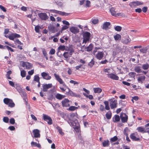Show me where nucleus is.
Returning <instances> with one entry per match:
<instances>
[{
  "label": "nucleus",
  "mask_w": 149,
  "mask_h": 149,
  "mask_svg": "<svg viewBox=\"0 0 149 149\" xmlns=\"http://www.w3.org/2000/svg\"><path fill=\"white\" fill-rule=\"evenodd\" d=\"M54 75L56 79L58 81L60 84L63 85V86L64 87L68 88L69 90L68 92V95L75 97H79L80 96L79 94H77L73 93L69 88L68 87L62 79L60 77V76L58 74L54 73Z\"/></svg>",
  "instance_id": "obj_1"
},
{
  "label": "nucleus",
  "mask_w": 149,
  "mask_h": 149,
  "mask_svg": "<svg viewBox=\"0 0 149 149\" xmlns=\"http://www.w3.org/2000/svg\"><path fill=\"white\" fill-rule=\"evenodd\" d=\"M76 113H72L70 114V116L68 117V119L67 120L68 123L71 126L74 125V123H77L78 122L77 120Z\"/></svg>",
  "instance_id": "obj_2"
},
{
  "label": "nucleus",
  "mask_w": 149,
  "mask_h": 149,
  "mask_svg": "<svg viewBox=\"0 0 149 149\" xmlns=\"http://www.w3.org/2000/svg\"><path fill=\"white\" fill-rule=\"evenodd\" d=\"M91 36V33L88 31H85L83 33V41L82 44H86L90 40V38Z\"/></svg>",
  "instance_id": "obj_3"
},
{
  "label": "nucleus",
  "mask_w": 149,
  "mask_h": 149,
  "mask_svg": "<svg viewBox=\"0 0 149 149\" xmlns=\"http://www.w3.org/2000/svg\"><path fill=\"white\" fill-rule=\"evenodd\" d=\"M3 101L5 104L8 105V106L10 107H13L15 106V104L13 101L8 98H5L3 99Z\"/></svg>",
  "instance_id": "obj_4"
},
{
  "label": "nucleus",
  "mask_w": 149,
  "mask_h": 149,
  "mask_svg": "<svg viewBox=\"0 0 149 149\" xmlns=\"http://www.w3.org/2000/svg\"><path fill=\"white\" fill-rule=\"evenodd\" d=\"M130 138L134 141H140V139L139 138V136L137 132H135L132 133L130 136Z\"/></svg>",
  "instance_id": "obj_5"
},
{
  "label": "nucleus",
  "mask_w": 149,
  "mask_h": 149,
  "mask_svg": "<svg viewBox=\"0 0 149 149\" xmlns=\"http://www.w3.org/2000/svg\"><path fill=\"white\" fill-rule=\"evenodd\" d=\"M109 101L110 102L109 105L111 109L117 107V102L116 100L114 98H112L109 100Z\"/></svg>",
  "instance_id": "obj_6"
},
{
  "label": "nucleus",
  "mask_w": 149,
  "mask_h": 149,
  "mask_svg": "<svg viewBox=\"0 0 149 149\" xmlns=\"http://www.w3.org/2000/svg\"><path fill=\"white\" fill-rule=\"evenodd\" d=\"M49 11L51 13L57 14L62 16H68L70 14V13H66L64 12H62L56 10H50Z\"/></svg>",
  "instance_id": "obj_7"
},
{
  "label": "nucleus",
  "mask_w": 149,
  "mask_h": 149,
  "mask_svg": "<svg viewBox=\"0 0 149 149\" xmlns=\"http://www.w3.org/2000/svg\"><path fill=\"white\" fill-rule=\"evenodd\" d=\"M43 120L47 122L48 124L51 125L52 124V120L49 116L43 114Z\"/></svg>",
  "instance_id": "obj_8"
},
{
  "label": "nucleus",
  "mask_w": 149,
  "mask_h": 149,
  "mask_svg": "<svg viewBox=\"0 0 149 149\" xmlns=\"http://www.w3.org/2000/svg\"><path fill=\"white\" fill-rule=\"evenodd\" d=\"M52 86V84H42V88H41L42 91L43 92H46L47 91L48 89L51 88Z\"/></svg>",
  "instance_id": "obj_9"
},
{
  "label": "nucleus",
  "mask_w": 149,
  "mask_h": 149,
  "mask_svg": "<svg viewBox=\"0 0 149 149\" xmlns=\"http://www.w3.org/2000/svg\"><path fill=\"white\" fill-rule=\"evenodd\" d=\"M22 65L23 67H25L26 69H31L32 67V65L28 62L22 61Z\"/></svg>",
  "instance_id": "obj_10"
},
{
  "label": "nucleus",
  "mask_w": 149,
  "mask_h": 149,
  "mask_svg": "<svg viewBox=\"0 0 149 149\" xmlns=\"http://www.w3.org/2000/svg\"><path fill=\"white\" fill-rule=\"evenodd\" d=\"M143 4V2L136 1L130 3L129 4V5L131 7L133 8L136 6Z\"/></svg>",
  "instance_id": "obj_11"
},
{
  "label": "nucleus",
  "mask_w": 149,
  "mask_h": 149,
  "mask_svg": "<svg viewBox=\"0 0 149 149\" xmlns=\"http://www.w3.org/2000/svg\"><path fill=\"white\" fill-rule=\"evenodd\" d=\"M38 16L42 20H45L48 18V16L45 13H39L38 14Z\"/></svg>",
  "instance_id": "obj_12"
},
{
  "label": "nucleus",
  "mask_w": 149,
  "mask_h": 149,
  "mask_svg": "<svg viewBox=\"0 0 149 149\" xmlns=\"http://www.w3.org/2000/svg\"><path fill=\"white\" fill-rule=\"evenodd\" d=\"M41 75L44 79L47 80H50L51 78V77L48 73L42 72L41 73Z\"/></svg>",
  "instance_id": "obj_13"
},
{
  "label": "nucleus",
  "mask_w": 149,
  "mask_h": 149,
  "mask_svg": "<svg viewBox=\"0 0 149 149\" xmlns=\"http://www.w3.org/2000/svg\"><path fill=\"white\" fill-rule=\"evenodd\" d=\"M70 101L68 99H65L62 101V105L63 107H68L70 106Z\"/></svg>",
  "instance_id": "obj_14"
},
{
  "label": "nucleus",
  "mask_w": 149,
  "mask_h": 149,
  "mask_svg": "<svg viewBox=\"0 0 149 149\" xmlns=\"http://www.w3.org/2000/svg\"><path fill=\"white\" fill-rule=\"evenodd\" d=\"M120 117L122 123H125L127 122L128 117L125 113H123V115L120 114Z\"/></svg>",
  "instance_id": "obj_15"
},
{
  "label": "nucleus",
  "mask_w": 149,
  "mask_h": 149,
  "mask_svg": "<svg viewBox=\"0 0 149 149\" xmlns=\"http://www.w3.org/2000/svg\"><path fill=\"white\" fill-rule=\"evenodd\" d=\"M70 31L74 34H76L79 33V29L77 27L72 26L70 28Z\"/></svg>",
  "instance_id": "obj_16"
},
{
  "label": "nucleus",
  "mask_w": 149,
  "mask_h": 149,
  "mask_svg": "<svg viewBox=\"0 0 149 149\" xmlns=\"http://www.w3.org/2000/svg\"><path fill=\"white\" fill-rule=\"evenodd\" d=\"M140 75L137 78V81L139 83L142 84L143 82L146 79V77L143 75H141L140 74H139Z\"/></svg>",
  "instance_id": "obj_17"
},
{
  "label": "nucleus",
  "mask_w": 149,
  "mask_h": 149,
  "mask_svg": "<svg viewBox=\"0 0 149 149\" xmlns=\"http://www.w3.org/2000/svg\"><path fill=\"white\" fill-rule=\"evenodd\" d=\"M108 77L112 79L118 80L119 79V77L113 73L107 74Z\"/></svg>",
  "instance_id": "obj_18"
},
{
  "label": "nucleus",
  "mask_w": 149,
  "mask_h": 149,
  "mask_svg": "<svg viewBox=\"0 0 149 149\" xmlns=\"http://www.w3.org/2000/svg\"><path fill=\"white\" fill-rule=\"evenodd\" d=\"M33 132L34 134V137L35 138H39L40 137V134L39 130L34 129L33 130Z\"/></svg>",
  "instance_id": "obj_19"
},
{
  "label": "nucleus",
  "mask_w": 149,
  "mask_h": 149,
  "mask_svg": "<svg viewBox=\"0 0 149 149\" xmlns=\"http://www.w3.org/2000/svg\"><path fill=\"white\" fill-rule=\"evenodd\" d=\"M73 127H74V128L77 132H79L80 130V128L79 126V124L78 122L74 123V125H72Z\"/></svg>",
  "instance_id": "obj_20"
},
{
  "label": "nucleus",
  "mask_w": 149,
  "mask_h": 149,
  "mask_svg": "<svg viewBox=\"0 0 149 149\" xmlns=\"http://www.w3.org/2000/svg\"><path fill=\"white\" fill-rule=\"evenodd\" d=\"M104 54L102 52H98L96 55V58L100 60H101L103 57Z\"/></svg>",
  "instance_id": "obj_21"
},
{
  "label": "nucleus",
  "mask_w": 149,
  "mask_h": 149,
  "mask_svg": "<svg viewBox=\"0 0 149 149\" xmlns=\"http://www.w3.org/2000/svg\"><path fill=\"white\" fill-rule=\"evenodd\" d=\"M110 25V23L109 22H106L104 23L102 25V29L105 30L109 29V26Z\"/></svg>",
  "instance_id": "obj_22"
},
{
  "label": "nucleus",
  "mask_w": 149,
  "mask_h": 149,
  "mask_svg": "<svg viewBox=\"0 0 149 149\" xmlns=\"http://www.w3.org/2000/svg\"><path fill=\"white\" fill-rule=\"evenodd\" d=\"M48 28L49 30L53 33H54L57 31L55 27L52 25L48 26Z\"/></svg>",
  "instance_id": "obj_23"
},
{
  "label": "nucleus",
  "mask_w": 149,
  "mask_h": 149,
  "mask_svg": "<svg viewBox=\"0 0 149 149\" xmlns=\"http://www.w3.org/2000/svg\"><path fill=\"white\" fill-rule=\"evenodd\" d=\"M134 70L135 72L138 73L141 72L142 69L140 66H136L134 68Z\"/></svg>",
  "instance_id": "obj_24"
},
{
  "label": "nucleus",
  "mask_w": 149,
  "mask_h": 149,
  "mask_svg": "<svg viewBox=\"0 0 149 149\" xmlns=\"http://www.w3.org/2000/svg\"><path fill=\"white\" fill-rule=\"evenodd\" d=\"M136 130L139 132H142L143 133L146 132V131L145 130V129L142 127H138L136 129Z\"/></svg>",
  "instance_id": "obj_25"
},
{
  "label": "nucleus",
  "mask_w": 149,
  "mask_h": 149,
  "mask_svg": "<svg viewBox=\"0 0 149 149\" xmlns=\"http://www.w3.org/2000/svg\"><path fill=\"white\" fill-rule=\"evenodd\" d=\"M120 118L119 115H115L113 118V121L114 122H118L120 121Z\"/></svg>",
  "instance_id": "obj_26"
},
{
  "label": "nucleus",
  "mask_w": 149,
  "mask_h": 149,
  "mask_svg": "<svg viewBox=\"0 0 149 149\" xmlns=\"http://www.w3.org/2000/svg\"><path fill=\"white\" fill-rule=\"evenodd\" d=\"M93 47V44L92 43H91L88 46L86 47H85V49H86V51L88 52H90L92 50Z\"/></svg>",
  "instance_id": "obj_27"
},
{
  "label": "nucleus",
  "mask_w": 149,
  "mask_h": 149,
  "mask_svg": "<svg viewBox=\"0 0 149 149\" xmlns=\"http://www.w3.org/2000/svg\"><path fill=\"white\" fill-rule=\"evenodd\" d=\"M65 96L59 93H57L55 95L56 98L59 100H61Z\"/></svg>",
  "instance_id": "obj_28"
},
{
  "label": "nucleus",
  "mask_w": 149,
  "mask_h": 149,
  "mask_svg": "<svg viewBox=\"0 0 149 149\" xmlns=\"http://www.w3.org/2000/svg\"><path fill=\"white\" fill-rule=\"evenodd\" d=\"M142 68L144 70H147L149 68V64L148 63H146L142 64Z\"/></svg>",
  "instance_id": "obj_29"
},
{
  "label": "nucleus",
  "mask_w": 149,
  "mask_h": 149,
  "mask_svg": "<svg viewBox=\"0 0 149 149\" xmlns=\"http://www.w3.org/2000/svg\"><path fill=\"white\" fill-rule=\"evenodd\" d=\"M131 41V39L129 37H125V40L123 41V42L125 44H127L129 43Z\"/></svg>",
  "instance_id": "obj_30"
},
{
  "label": "nucleus",
  "mask_w": 149,
  "mask_h": 149,
  "mask_svg": "<svg viewBox=\"0 0 149 149\" xmlns=\"http://www.w3.org/2000/svg\"><path fill=\"white\" fill-rule=\"evenodd\" d=\"M67 48H68V47L61 45L58 47V49L59 50L64 51L65 50L66 51L67 50Z\"/></svg>",
  "instance_id": "obj_31"
},
{
  "label": "nucleus",
  "mask_w": 149,
  "mask_h": 149,
  "mask_svg": "<svg viewBox=\"0 0 149 149\" xmlns=\"http://www.w3.org/2000/svg\"><path fill=\"white\" fill-rule=\"evenodd\" d=\"M31 145L32 147L36 146L39 148H40L41 147V145L39 143H36L33 141H32L31 142Z\"/></svg>",
  "instance_id": "obj_32"
},
{
  "label": "nucleus",
  "mask_w": 149,
  "mask_h": 149,
  "mask_svg": "<svg viewBox=\"0 0 149 149\" xmlns=\"http://www.w3.org/2000/svg\"><path fill=\"white\" fill-rule=\"evenodd\" d=\"M93 90L95 93H100L102 90V89L99 88H94Z\"/></svg>",
  "instance_id": "obj_33"
},
{
  "label": "nucleus",
  "mask_w": 149,
  "mask_h": 149,
  "mask_svg": "<svg viewBox=\"0 0 149 149\" xmlns=\"http://www.w3.org/2000/svg\"><path fill=\"white\" fill-rule=\"evenodd\" d=\"M114 38L115 40L117 41V40H120L121 38V36L118 34H117L116 35L114 36Z\"/></svg>",
  "instance_id": "obj_34"
},
{
  "label": "nucleus",
  "mask_w": 149,
  "mask_h": 149,
  "mask_svg": "<svg viewBox=\"0 0 149 149\" xmlns=\"http://www.w3.org/2000/svg\"><path fill=\"white\" fill-rule=\"evenodd\" d=\"M109 145V140H104L102 143V145L103 147L108 146Z\"/></svg>",
  "instance_id": "obj_35"
},
{
  "label": "nucleus",
  "mask_w": 149,
  "mask_h": 149,
  "mask_svg": "<svg viewBox=\"0 0 149 149\" xmlns=\"http://www.w3.org/2000/svg\"><path fill=\"white\" fill-rule=\"evenodd\" d=\"M75 68L77 70H82L80 69H82L83 70L85 69V68L83 67V64H80L79 65L75 67Z\"/></svg>",
  "instance_id": "obj_36"
},
{
  "label": "nucleus",
  "mask_w": 149,
  "mask_h": 149,
  "mask_svg": "<svg viewBox=\"0 0 149 149\" xmlns=\"http://www.w3.org/2000/svg\"><path fill=\"white\" fill-rule=\"evenodd\" d=\"M95 62L94 59L93 58L91 59V61L88 63V65L90 67L92 68L95 64Z\"/></svg>",
  "instance_id": "obj_37"
},
{
  "label": "nucleus",
  "mask_w": 149,
  "mask_h": 149,
  "mask_svg": "<svg viewBox=\"0 0 149 149\" xmlns=\"http://www.w3.org/2000/svg\"><path fill=\"white\" fill-rule=\"evenodd\" d=\"M104 103L105 105V109L107 110H109L110 109V107L109 106V104L108 101H105L104 102Z\"/></svg>",
  "instance_id": "obj_38"
},
{
  "label": "nucleus",
  "mask_w": 149,
  "mask_h": 149,
  "mask_svg": "<svg viewBox=\"0 0 149 149\" xmlns=\"http://www.w3.org/2000/svg\"><path fill=\"white\" fill-rule=\"evenodd\" d=\"M56 129L58 130L59 133L62 135H64V133L62 132V129L59 126H57Z\"/></svg>",
  "instance_id": "obj_39"
},
{
  "label": "nucleus",
  "mask_w": 149,
  "mask_h": 149,
  "mask_svg": "<svg viewBox=\"0 0 149 149\" xmlns=\"http://www.w3.org/2000/svg\"><path fill=\"white\" fill-rule=\"evenodd\" d=\"M110 11L112 15L114 16L116 15V11H115L114 8H110Z\"/></svg>",
  "instance_id": "obj_40"
},
{
  "label": "nucleus",
  "mask_w": 149,
  "mask_h": 149,
  "mask_svg": "<svg viewBox=\"0 0 149 149\" xmlns=\"http://www.w3.org/2000/svg\"><path fill=\"white\" fill-rule=\"evenodd\" d=\"M79 107V106H78V107H75L74 106H71L69 107V108L68 110H69L73 111L77 109Z\"/></svg>",
  "instance_id": "obj_41"
},
{
  "label": "nucleus",
  "mask_w": 149,
  "mask_h": 149,
  "mask_svg": "<svg viewBox=\"0 0 149 149\" xmlns=\"http://www.w3.org/2000/svg\"><path fill=\"white\" fill-rule=\"evenodd\" d=\"M115 30L118 31H120L121 30L122 28L120 26H115L114 27Z\"/></svg>",
  "instance_id": "obj_42"
},
{
  "label": "nucleus",
  "mask_w": 149,
  "mask_h": 149,
  "mask_svg": "<svg viewBox=\"0 0 149 149\" xmlns=\"http://www.w3.org/2000/svg\"><path fill=\"white\" fill-rule=\"evenodd\" d=\"M67 51H70L69 52V55L70 56H71L73 52H74V50L72 49H70L68 48Z\"/></svg>",
  "instance_id": "obj_43"
},
{
  "label": "nucleus",
  "mask_w": 149,
  "mask_h": 149,
  "mask_svg": "<svg viewBox=\"0 0 149 149\" xmlns=\"http://www.w3.org/2000/svg\"><path fill=\"white\" fill-rule=\"evenodd\" d=\"M106 117L108 119H111V113L110 111L109 113L108 112L106 114Z\"/></svg>",
  "instance_id": "obj_44"
},
{
  "label": "nucleus",
  "mask_w": 149,
  "mask_h": 149,
  "mask_svg": "<svg viewBox=\"0 0 149 149\" xmlns=\"http://www.w3.org/2000/svg\"><path fill=\"white\" fill-rule=\"evenodd\" d=\"M34 81L37 82H39L40 81V77L38 75H35L34 76Z\"/></svg>",
  "instance_id": "obj_45"
},
{
  "label": "nucleus",
  "mask_w": 149,
  "mask_h": 149,
  "mask_svg": "<svg viewBox=\"0 0 149 149\" xmlns=\"http://www.w3.org/2000/svg\"><path fill=\"white\" fill-rule=\"evenodd\" d=\"M129 130L127 128H125L124 130V134L126 136L128 135V132Z\"/></svg>",
  "instance_id": "obj_46"
},
{
  "label": "nucleus",
  "mask_w": 149,
  "mask_h": 149,
  "mask_svg": "<svg viewBox=\"0 0 149 149\" xmlns=\"http://www.w3.org/2000/svg\"><path fill=\"white\" fill-rule=\"evenodd\" d=\"M15 44H17L20 45H23V43H22L18 39H17L14 40Z\"/></svg>",
  "instance_id": "obj_47"
},
{
  "label": "nucleus",
  "mask_w": 149,
  "mask_h": 149,
  "mask_svg": "<svg viewBox=\"0 0 149 149\" xmlns=\"http://www.w3.org/2000/svg\"><path fill=\"white\" fill-rule=\"evenodd\" d=\"M118 140V138L116 136H114L110 140V142L111 143L115 142Z\"/></svg>",
  "instance_id": "obj_48"
},
{
  "label": "nucleus",
  "mask_w": 149,
  "mask_h": 149,
  "mask_svg": "<svg viewBox=\"0 0 149 149\" xmlns=\"http://www.w3.org/2000/svg\"><path fill=\"white\" fill-rule=\"evenodd\" d=\"M136 74L135 72H130L129 73V75L131 77L134 78Z\"/></svg>",
  "instance_id": "obj_49"
},
{
  "label": "nucleus",
  "mask_w": 149,
  "mask_h": 149,
  "mask_svg": "<svg viewBox=\"0 0 149 149\" xmlns=\"http://www.w3.org/2000/svg\"><path fill=\"white\" fill-rule=\"evenodd\" d=\"M26 75V72L24 70H21V75L22 77H25Z\"/></svg>",
  "instance_id": "obj_50"
},
{
  "label": "nucleus",
  "mask_w": 149,
  "mask_h": 149,
  "mask_svg": "<svg viewBox=\"0 0 149 149\" xmlns=\"http://www.w3.org/2000/svg\"><path fill=\"white\" fill-rule=\"evenodd\" d=\"M140 51L143 53H146L147 52V49L146 48L141 49Z\"/></svg>",
  "instance_id": "obj_51"
},
{
  "label": "nucleus",
  "mask_w": 149,
  "mask_h": 149,
  "mask_svg": "<svg viewBox=\"0 0 149 149\" xmlns=\"http://www.w3.org/2000/svg\"><path fill=\"white\" fill-rule=\"evenodd\" d=\"M63 56L64 58H68L69 57H70V56L69 55V52H65L63 54Z\"/></svg>",
  "instance_id": "obj_52"
},
{
  "label": "nucleus",
  "mask_w": 149,
  "mask_h": 149,
  "mask_svg": "<svg viewBox=\"0 0 149 149\" xmlns=\"http://www.w3.org/2000/svg\"><path fill=\"white\" fill-rule=\"evenodd\" d=\"M8 38L10 40H14L15 38L14 33L9 35L8 37Z\"/></svg>",
  "instance_id": "obj_53"
},
{
  "label": "nucleus",
  "mask_w": 149,
  "mask_h": 149,
  "mask_svg": "<svg viewBox=\"0 0 149 149\" xmlns=\"http://www.w3.org/2000/svg\"><path fill=\"white\" fill-rule=\"evenodd\" d=\"M41 29L40 26H37L35 27V31L37 33H38L39 32V31H40L39 29Z\"/></svg>",
  "instance_id": "obj_54"
},
{
  "label": "nucleus",
  "mask_w": 149,
  "mask_h": 149,
  "mask_svg": "<svg viewBox=\"0 0 149 149\" xmlns=\"http://www.w3.org/2000/svg\"><path fill=\"white\" fill-rule=\"evenodd\" d=\"M9 118L7 117H4L3 119V121L6 123H8L9 122Z\"/></svg>",
  "instance_id": "obj_55"
},
{
  "label": "nucleus",
  "mask_w": 149,
  "mask_h": 149,
  "mask_svg": "<svg viewBox=\"0 0 149 149\" xmlns=\"http://www.w3.org/2000/svg\"><path fill=\"white\" fill-rule=\"evenodd\" d=\"M4 48H5V49L6 48L8 50L12 52H14V50H13V49H12L11 47H9L8 46L6 45V46H4Z\"/></svg>",
  "instance_id": "obj_56"
},
{
  "label": "nucleus",
  "mask_w": 149,
  "mask_h": 149,
  "mask_svg": "<svg viewBox=\"0 0 149 149\" xmlns=\"http://www.w3.org/2000/svg\"><path fill=\"white\" fill-rule=\"evenodd\" d=\"M91 21L93 24H96L98 23V20L97 19H92Z\"/></svg>",
  "instance_id": "obj_57"
},
{
  "label": "nucleus",
  "mask_w": 149,
  "mask_h": 149,
  "mask_svg": "<svg viewBox=\"0 0 149 149\" xmlns=\"http://www.w3.org/2000/svg\"><path fill=\"white\" fill-rule=\"evenodd\" d=\"M10 123L11 124H14L15 123L14 119L13 118H10Z\"/></svg>",
  "instance_id": "obj_58"
},
{
  "label": "nucleus",
  "mask_w": 149,
  "mask_h": 149,
  "mask_svg": "<svg viewBox=\"0 0 149 149\" xmlns=\"http://www.w3.org/2000/svg\"><path fill=\"white\" fill-rule=\"evenodd\" d=\"M8 81L9 82V84L10 86H11L12 87H15V84L13 81L9 80Z\"/></svg>",
  "instance_id": "obj_59"
},
{
  "label": "nucleus",
  "mask_w": 149,
  "mask_h": 149,
  "mask_svg": "<svg viewBox=\"0 0 149 149\" xmlns=\"http://www.w3.org/2000/svg\"><path fill=\"white\" fill-rule=\"evenodd\" d=\"M55 52V50L54 49H51L49 52V54H54Z\"/></svg>",
  "instance_id": "obj_60"
},
{
  "label": "nucleus",
  "mask_w": 149,
  "mask_h": 149,
  "mask_svg": "<svg viewBox=\"0 0 149 149\" xmlns=\"http://www.w3.org/2000/svg\"><path fill=\"white\" fill-rule=\"evenodd\" d=\"M63 24L66 25L67 26H69L70 25V23L68 22L66 20H63L62 21Z\"/></svg>",
  "instance_id": "obj_61"
},
{
  "label": "nucleus",
  "mask_w": 149,
  "mask_h": 149,
  "mask_svg": "<svg viewBox=\"0 0 149 149\" xmlns=\"http://www.w3.org/2000/svg\"><path fill=\"white\" fill-rule=\"evenodd\" d=\"M90 4L91 2L90 1L88 0L86 1V6L88 7L90 6Z\"/></svg>",
  "instance_id": "obj_62"
},
{
  "label": "nucleus",
  "mask_w": 149,
  "mask_h": 149,
  "mask_svg": "<svg viewBox=\"0 0 149 149\" xmlns=\"http://www.w3.org/2000/svg\"><path fill=\"white\" fill-rule=\"evenodd\" d=\"M0 8L4 12L6 11V8L1 5H0Z\"/></svg>",
  "instance_id": "obj_63"
},
{
  "label": "nucleus",
  "mask_w": 149,
  "mask_h": 149,
  "mask_svg": "<svg viewBox=\"0 0 149 149\" xmlns=\"http://www.w3.org/2000/svg\"><path fill=\"white\" fill-rule=\"evenodd\" d=\"M122 83L123 84L127 85V86H130V83L124 81H122Z\"/></svg>",
  "instance_id": "obj_64"
}]
</instances>
